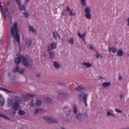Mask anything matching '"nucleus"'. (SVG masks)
Here are the masks:
<instances>
[{"label":"nucleus","mask_w":129,"mask_h":129,"mask_svg":"<svg viewBox=\"0 0 129 129\" xmlns=\"http://www.w3.org/2000/svg\"><path fill=\"white\" fill-rule=\"evenodd\" d=\"M68 108L67 106H66L64 107V109H66V108Z\"/></svg>","instance_id":"4d7b16f0"},{"label":"nucleus","mask_w":129,"mask_h":129,"mask_svg":"<svg viewBox=\"0 0 129 129\" xmlns=\"http://www.w3.org/2000/svg\"><path fill=\"white\" fill-rule=\"evenodd\" d=\"M29 1V0H27L26 1L27 2H28Z\"/></svg>","instance_id":"e2e57ef3"},{"label":"nucleus","mask_w":129,"mask_h":129,"mask_svg":"<svg viewBox=\"0 0 129 129\" xmlns=\"http://www.w3.org/2000/svg\"><path fill=\"white\" fill-rule=\"evenodd\" d=\"M127 21L128 22L127 25L129 27V17L127 19Z\"/></svg>","instance_id":"de8ad7c7"},{"label":"nucleus","mask_w":129,"mask_h":129,"mask_svg":"<svg viewBox=\"0 0 129 129\" xmlns=\"http://www.w3.org/2000/svg\"><path fill=\"white\" fill-rule=\"evenodd\" d=\"M9 4V2H8V3H7V5H8Z\"/></svg>","instance_id":"0e129e2a"},{"label":"nucleus","mask_w":129,"mask_h":129,"mask_svg":"<svg viewBox=\"0 0 129 129\" xmlns=\"http://www.w3.org/2000/svg\"><path fill=\"white\" fill-rule=\"evenodd\" d=\"M115 110L116 112H118L120 113H121L122 112V110H120L117 109H115Z\"/></svg>","instance_id":"ea45409f"},{"label":"nucleus","mask_w":129,"mask_h":129,"mask_svg":"<svg viewBox=\"0 0 129 129\" xmlns=\"http://www.w3.org/2000/svg\"><path fill=\"white\" fill-rule=\"evenodd\" d=\"M88 117V115L86 113L78 112L76 115V118L77 120L81 122H82L84 119H87Z\"/></svg>","instance_id":"7ed1b4c3"},{"label":"nucleus","mask_w":129,"mask_h":129,"mask_svg":"<svg viewBox=\"0 0 129 129\" xmlns=\"http://www.w3.org/2000/svg\"><path fill=\"white\" fill-rule=\"evenodd\" d=\"M37 77L40 76V75H39V74H37Z\"/></svg>","instance_id":"052dcab7"},{"label":"nucleus","mask_w":129,"mask_h":129,"mask_svg":"<svg viewBox=\"0 0 129 129\" xmlns=\"http://www.w3.org/2000/svg\"><path fill=\"white\" fill-rule=\"evenodd\" d=\"M21 62L26 67L30 66L33 67V62L30 56L28 55H23L22 56V60Z\"/></svg>","instance_id":"f03ea898"},{"label":"nucleus","mask_w":129,"mask_h":129,"mask_svg":"<svg viewBox=\"0 0 129 129\" xmlns=\"http://www.w3.org/2000/svg\"><path fill=\"white\" fill-rule=\"evenodd\" d=\"M53 35L55 39L56 40L57 39V37L58 35L57 33L56 32H54L53 33Z\"/></svg>","instance_id":"c85d7f7f"},{"label":"nucleus","mask_w":129,"mask_h":129,"mask_svg":"<svg viewBox=\"0 0 129 129\" xmlns=\"http://www.w3.org/2000/svg\"><path fill=\"white\" fill-rule=\"evenodd\" d=\"M124 52L120 49H118L117 55L119 56H123Z\"/></svg>","instance_id":"2eb2a0df"},{"label":"nucleus","mask_w":129,"mask_h":129,"mask_svg":"<svg viewBox=\"0 0 129 129\" xmlns=\"http://www.w3.org/2000/svg\"><path fill=\"white\" fill-rule=\"evenodd\" d=\"M127 54V55L128 56H129V54Z\"/></svg>","instance_id":"774afa93"},{"label":"nucleus","mask_w":129,"mask_h":129,"mask_svg":"<svg viewBox=\"0 0 129 129\" xmlns=\"http://www.w3.org/2000/svg\"><path fill=\"white\" fill-rule=\"evenodd\" d=\"M83 66H85L86 68H89L92 66V65L89 62H83L82 63Z\"/></svg>","instance_id":"ddd939ff"},{"label":"nucleus","mask_w":129,"mask_h":129,"mask_svg":"<svg viewBox=\"0 0 129 129\" xmlns=\"http://www.w3.org/2000/svg\"><path fill=\"white\" fill-rule=\"evenodd\" d=\"M107 116H112L113 117H115V115L109 111H108L107 112Z\"/></svg>","instance_id":"b1692460"},{"label":"nucleus","mask_w":129,"mask_h":129,"mask_svg":"<svg viewBox=\"0 0 129 129\" xmlns=\"http://www.w3.org/2000/svg\"><path fill=\"white\" fill-rule=\"evenodd\" d=\"M12 104L13 102L11 100H10L8 102V106H9L10 107L12 105Z\"/></svg>","instance_id":"72a5a7b5"},{"label":"nucleus","mask_w":129,"mask_h":129,"mask_svg":"<svg viewBox=\"0 0 129 129\" xmlns=\"http://www.w3.org/2000/svg\"><path fill=\"white\" fill-rule=\"evenodd\" d=\"M35 102H34L33 100H32L30 102V106L34 108H35Z\"/></svg>","instance_id":"cd10ccee"},{"label":"nucleus","mask_w":129,"mask_h":129,"mask_svg":"<svg viewBox=\"0 0 129 129\" xmlns=\"http://www.w3.org/2000/svg\"><path fill=\"white\" fill-rule=\"evenodd\" d=\"M71 112V110H69V111H68V113H66V115H69L70 114Z\"/></svg>","instance_id":"79ce46f5"},{"label":"nucleus","mask_w":129,"mask_h":129,"mask_svg":"<svg viewBox=\"0 0 129 129\" xmlns=\"http://www.w3.org/2000/svg\"><path fill=\"white\" fill-rule=\"evenodd\" d=\"M89 46L90 47V48H89L90 49L92 50H94L95 51H96V50L95 48L93 47L92 45H89Z\"/></svg>","instance_id":"c9c22d12"},{"label":"nucleus","mask_w":129,"mask_h":129,"mask_svg":"<svg viewBox=\"0 0 129 129\" xmlns=\"http://www.w3.org/2000/svg\"><path fill=\"white\" fill-rule=\"evenodd\" d=\"M0 88L1 89V90L3 91H6L9 93L11 92V91L7 90V89L5 88L2 87H1V88Z\"/></svg>","instance_id":"7c9ffc66"},{"label":"nucleus","mask_w":129,"mask_h":129,"mask_svg":"<svg viewBox=\"0 0 129 129\" xmlns=\"http://www.w3.org/2000/svg\"><path fill=\"white\" fill-rule=\"evenodd\" d=\"M16 1L18 6H20L21 4V0H16Z\"/></svg>","instance_id":"58836bf2"},{"label":"nucleus","mask_w":129,"mask_h":129,"mask_svg":"<svg viewBox=\"0 0 129 129\" xmlns=\"http://www.w3.org/2000/svg\"><path fill=\"white\" fill-rule=\"evenodd\" d=\"M0 116L2 117L5 118L6 119H9V118H8L1 114H0Z\"/></svg>","instance_id":"a19ab883"},{"label":"nucleus","mask_w":129,"mask_h":129,"mask_svg":"<svg viewBox=\"0 0 129 129\" xmlns=\"http://www.w3.org/2000/svg\"><path fill=\"white\" fill-rule=\"evenodd\" d=\"M111 83L110 82H104L102 83V85L104 87H107L110 85Z\"/></svg>","instance_id":"4be33fe9"},{"label":"nucleus","mask_w":129,"mask_h":129,"mask_svg":"<svg viewBox=\"0 0 129 129\" xmlns=\"http://www.w3.org/2000/svg\"><path fill=\"white\" fill-rule=\"evenodd\" d=\"M50 56L51 58L53 59L55 55L54 53L53 52H51L49 53Z\"/></svg>","instance_id":"bb28decb"},{"label":"nucleus","mask_w":129,"mask_h":129,"mask_svg":"<svg viewBox=\"0 0 129 129\" xmlns=\"http://www.w3.org/2000/svg\"><path fill=\"white\" fill-rule=\"evenodd\" d=\"M108 49L110 52H111V50H112V52L113 53L116 52L117 51V49L115 48H114L113 47H112L111 48L109 47Z\"/></svg>","instance_id":"dca6fc26"},{"label":"nucleus","mask_w":129,"mask_h":129,"mask_svg":"<svg viewBox=\"0 0 129 129\" xmlns=\"http://www.w3.org/2000/svg\"><path fill=\"white\" fill-rule=\"evenodd\" d=\"M87 100H85L84 101H83V102L85 103V106H87L88 105L87 104V103H86V102H87Z\"/></svg>","instance_id":"37998d69"},{"label":"nucleus","mask_w":129,"mask_h":129,"mask_svg":"<svg viewBox=\"0 0 129 129\" xmlns=\"http://www.w3.org/2000/svg\"><path fill=\"white\" fill-rule=\"evenodd\" d=\"M25 112L24 111H23L22 110H19L18 111L19 114L21 115H23L25 114Z\"/></svg>","instance_id":"a878e982"},{"label":"nucleus","mask_w":129,"mask_h":129,"mask_svg":"<svg viewBox=\"0 0 129 129\" xmlns=\"http://www.w3.org/2000/svg\"><path fill=\"white\" fill-rule=\"evenodd\" d=\"M74 39L72 38H70L69 43L71 44H74Z\"/></svg>","instance_id":"2f4dec72"},{"label":"nucleus","mask_w":129,"mask_h":129,"mask_svg":"<svg viewBox=\"0 0 129 129\" xmlns=\"http://www.w3.org/2000/svg\"><path fill=\"white\" fill-rule=\"evenodd\" d=\"M78 35L80 38H82V35H81L80 33H79L78 34Z\"/></svg>","instance_id":"09e8293b"},{"label":"nucleus","mask_w":129,"mask_h":129,"mask_svg":"<svg viewBox=\"0 0 129 129\" xmlns=\"http://www.w3.org/2000/svg\"><path fill=\"white\" fill-rule=\"evenodd\" d=\"M120 98L121 99L122 97V93H121L120 95Z\"/></svg>","instance_id":"8fccbe9b"},{"label":"nucleus","mask_w":129,"mask_h":129,"mask_svg":"<svg viewBox=\"0 0 129 129\" xmlns=\"http://www.w3.org/2000/svg\"><path fill=\"white\" fill-rule=\"evenodd\" d=\"M78 99L80 102L87 100V95L86 93L83 92H81L78 94Z\"/></svg>","instance_id":"39448f33"},{"label":"nucleus","mask_w":129,"mask_h":129,"mask_svg":"<svg viewBox=\"0 0 129 129\" xmlns=\"http://www.w3.org/2000/svg\"><path fill=\"white\" fill-rule=\"evenodd\" d=\"M126 129H129V127H127L126 128Z\"/></svg>","instance_id":"338daca9"},{"label":"nucleus","mask_w":129,"mask_h":129,"mask_svg":"<svg viewBox=\"0 0 129 129\" xmlns=\"http://www.w3.org/2000/svg\"><path fill=\"white\" fill-rule=\"evenodd\" d=\"M102 78H103L101 77H100V78H99L100 79H102Z\"/></svg>","instance_id":"680f3d73"},{"label":"nucleus","mask_w":129,"mask_h":129,"mask_svg":"<svg viewBox=\"0 0 129 129\" xmlns=\"http://www.w3.org/2000/svg\"><path fill=\"white\" fill-rule=\"evenodd\" d=\"M19 8L20 10L22 11L23 10V11H25L26 9L25 8V6H24V5H20V6H19Z\"/></svg>","instance_id":"5701e85b"},{"label":"nucleus","mask_w":129,"mask_h":129,"mask_svg":"<svg viewBox=\"0 0 129 129\" xmlns=\"http://www.w3.org/2000/svg\"><path fill=\"white\" fill-rule=\"evenodd\" d=\"M73 112L75 114H77L78 111V109L76 105H74L73 106Z\"/></svg>","instance_id":"aec40b11"},{"label":"nucleus","mask_w":129,"mask_h":129,"mask_svg":"<svg viewBox=\"0 0 129 129\" xmlns=\"http://www.w3.org/2000/svg\"><path fill=\"white\" fill-rule=\"evenodd\" d=\"M44 119L48 122L50 123H58V121L54 118L50 116H46L43 117Z\"/></svg>","instance_id":"20e7f679"},{"label":"nucleus","mask_w":129,"mask_h":129,"mask_svg":"<svg viewBox=\"0 0 129 129\" xmlns=\"http://www.w3.org/2000/svg\"><path fill=\"white\" fill-rule=\"evenodd\" d=\"M22 56L20 58L19 57L16 58L15 59V62L16 64H19L20 62L21 61Z\"/></svg>","instance_id":"f3484780"},{"label":"nucleus","mask_w":129,"mask_h":129,"mask_svg":"<svg viewBox=\"0 0 129 129\" xmlns=\"http://www.w3.org/2000/svg\"><path fill=\"white\" fill-rule=\"evenodd\" d=\"M118 79L119 80H121L122 79V77L121 76H120L118 77Z\"/></svg>","instance_id":"a18cd8bd"},{"label":"nucleus","mask_w":129,"mask_h":129,"mask_svg":"<svg viewBox=\"0 0 129 129\" xmlns=\"http://www.w3.org/2000/svg\"><path fill=\"white\" fill-rule=\"evenodd\" d=\"M85 35H86V34H85V33H84L82 35V37H85Z\"/></svg>","instance_id":"603ef678"},{"label":"nucleus","mask_w":129,"mask_h":129,"mask_svg":"<svg viewBox=\"0 0 129 129\" xmlns=\"http://www.w3.org/2000/svg\"><path fill=\"white\" fill-rule=\"evenodd\" d=\"M85 16L86 18L88 19H90L91 17V15L90 13V10L88 7H87L85 8Z\"/></svg>","instance_id":"0eeeda50"},{"label":"nucleus","mask_w":129,"mask_h":129,"mask_svg":"<svg viewBox=\"0 0 129 129\" xmlns=\"http://www.w3.org/2000/svg\"><path fill=\"white\" fill-rule=\"evenodd\" d=\"M8 75L9 76H10V73H9Z\"/></svg>","instance_id":"bf43d9fd"},{"label":"nucleus","mask_w":129,"mask_h":129,"mask_svg":"<svg viewBox=\"0 0 129 129\" xmlns=\"http://www.w3.org/2000/svg\"><path fill=\"white\" fill-rule=\"evenodd\" d=\"M43 55L44 56H46V54L45 52H43Z\"/></svg>","instance_id":"5fc2aeb1"},{"label":"nucleus","mask_w":129,"mask_h":129,"mask_svg":"<svg viewBox=\"0 0 129 129\" xmlns=\"http://www.w3.org/2000/svg\"><path fill=\"white\" fill-rule=\"evenodd\" d=\"M57 36H58V37L59 38V39H60V36L59 35H58Z\"/></svg>","instance_id":"13d9d810"},{"label":"nucleus","mask_w":129,"mask_h":129,"mask_svg":"<svg viewBox=\"0 0 129 129\" xmlns=\"http://www.w3.org/2000/svg\"><path fill=\"white\" fill-rule=\"evenodd\" d=\"M29 30L30 32H31L33 33H34L36 31L33 27L31 26H29Z\"/></svg>","instance_id":"412c9836"},{"label":"nucleus","mask_w":129,"mask_h":129,"mask_svg":"<svg viewBox=\"0 0 129 129\" xmlns=\"http://www.w3.org/2000/svg\"><path fill=\"white\" fill-rule=\"evenodd\" d=\"M3 44V39L2 38H0V45Z\"/></svg>","instance_id":"c03bdc74"},{"label":"nucleus","mask_w":129,"mask_h":129,"mask_svg":"<svg viewBox=\"0 0 129 129\" xmlns=\"http://www.w3.org/2000/svg\"><path fill=\"white\" fill-rule=\"evenodd\" d=\"M4 100L3 99L2 100V101L1 100L0 101V104L2 106H3L4 105Z\"/></svg>","instance_id":"e433bc0d"},{"label":"nucleus","mask_w":129,"mask_h":129,"mask_svg":"<svg viewBox=\"0 0 129 129\" xmlns=\"http://www.w3.org/2000/svg\"><path fill=\"white\" fill-rule=\"evenodd\" d=\"M35 108L39 106L41 104V100H36V101L35 102Z\"/></svg>","instance_id":"f8f14e48"},{"label":"nucleus","mask_w":129,"mask_h":129,"mask_svg":"<svg viewBox=\"0 0 129 129\" xmlns=\"http://www.w3.org/2000/svg\"><path fill=\"white\" fill-rule=\"evenodd\" d=\"M56 45L54 42L53 43L50 44V46L48 47L47 51L49 52L52 50L53 49H56Z\"/></svg>","instance_id":"1a4fd4ad"},{"label":"nucleus","mask_w":129,"mask_h":129,"mask_svg":"<svg viewBox=\"0 0 129 129\" xmlns=\"http://www.w3.org/2000/svg\"><path fill=\"white\" fill-rule=\"evenodd\" d=\"M96 57L97 58H98L100 56V54L99 53L98 51H96Z\"/></svg>","instance_id":"4c0bfd02"},{"label":"nucleus","mask_w":129,"mask_h":129,"mask_svg":"<svg viewBox=\"0 0 129 129\" xmlns=\"http://www.w3.org/2000/svg\"><path fill=\"white\" fill-rule=\"evenodd\" d=\"M1 6V3H0V7Z\"/></svg>","instance_id":"69168bd1"},{"label":"nucleus","mask_w":129,"mask_h":129,"mask_svg":"<svg viewBox=\"0 0 129 129\" xmlns=\"http://www.w3.org/2000/svg\"><path fill=\"white\" fill-rule=\"evenodd\" d=\"M1 12L2 13L3 15L4 16L5 19L6 20V15L10 16L9 13L8 11V10L7 8V7L5 9V11L4 12H3V11L1 10Z\"/></svg>","instance_id":"9b49d317"},{"label":"nucleus","mask_w":129,"mask_h":129,"mask_svg":"<svg viewBox=\"0 0 129 129\" xmlns=\"http://www.w3.org/2000/svg\"><path fill=\"white\" fill-rule=\"evenodd\" d=\"M23 13L24 14L25 17H27L29 16V14L26 11L24 12Z\"/></svg>","instance_id":"473e14b6"},{"label":"nucleus","mask_w":129,"mask_h":129,"mask_svg":"<svg viewBox=\"0 0 129 129\" xmlns=\"http://www.w3.org/2000/svg\"><path fill=\"white\" fill-rule=\"evenodd\" d=\"M82 39V40L83 41H84L85 40V37H83L82 38H81Z\"/></svg>","instance_id":"864d4df0"},{"label":"nucleus","mask_w":129,"mask_h":129,"mask_svg":"<svg viewBox=\"0 0 129 129\" xmlns=\"http://www.w3.org/2000/svg\"><path fill=\"white\" fill-rule=\"evenodd\" d=\"M53 62L55 68L58 69L60 68V65L57 62L55 61H53Z\"/></svg>","instance_id":"a211bd4d"},{"label":"nucleus","mask_w":129,"mask_h":129,"mask_svg":"<svg viewBox=\"0 0 129 129\" xmlns=\"http://www.w3.org/2000/svg\"><path fill=\"white\" fill-rule=\"evenodd\" d=\"M85 1L86 0H81V4L83 6H85L86 5Z\"/></svg>","instance_id":"c756f323"},{"label":"nucleus","mask_w":129,"mask_h":129,"mask_svg":"<svg viewBox=\"0 0 129 129\" xmlns=\"http://www.w3.org/2000/svg\"><path fill=\"white\" fill-rule=\"evenodd\" d=\"M66 11H68L69 12H70V9L69 8V7H67V10H66Z\"/></svg>","instance_id":"49530a36"},{"label":"nucleus","mask_w":129,"mask_h":129,"mask_svg":"<svg viewBox=\"0 0 129 129\" xmlns=\"http://www.w3.org/2000/svg\"><path fill=\"white\" fill-rule=\"evenodd\" d=\"M25 46L27 47H29L32 43L33 39L30 37H29L28 38H26L25 39Z\"/></svg>","instance_id":"6e6552de"},{"label":"nucleus","mask_w":129,"mask_h":129,"mask_svg":"<svg viewBox=\"0 0 129 129\" xmlns=\"http://www.w3.org/2000/svg\"><path fill=\"white\" fill-rule=\"evenodd\" d=\"M12 109L15 111H17L19 110L20 108V106L19 102L16 100L13 104Z\"/></svg>","instance_id":"423d86ee"},{"label":"nucleus","mask_w":129,"mask_h":129,"mask_svg":"<svg viewBox=\"0 0 129 129\" xmlns=\"http://www.w3.org/2000/svg\"><path fill=\"white\" fill-rule=\"evenodd\" d=\"M46 100L47 101V103H50L51 101V99L49 98H46Z\"/></svg>","instance_id":"f704fd0d"},{"label":"nucleus","mask_w":129,"mask_h":129,"mask_svg":"<svg viewBox=\"0 0 129 129\" xmlns=\"http://www.w3.org/2000/svg\"><path fill=\"white\" fill-rule=\"evenodd\" d=\"M34 95L30 94L27 93L26 95L24 96V98L28 99L31 98L33 97L34 96Z\"/></svg>","instance_id":"6ab92c4d"},{"label":"nucleus","mask_w":129,"mask_h":129,"mask_svg":"<svg viewBox=\"0 0 129 129\" xmlns=\"http://www.w3.org/2000/svg\"><path fill=\"white\" fill-rule=\"evenodd\" d=\"M70 13L69 14V15H71L72 16L73 15V13H72V12L70 11Z\"/></svg>","instance_id":"3c124183"},{"label":"nucleus","mask_w":129,"mask_h":129,"mask_svg":"<svg viewBox=\"0 0 129 129\" xmlns=\"http://www.w3.org/2000/svg\"><path fill=\"white\" fill-rule=\"evenodd\" d=\"M13 71L14 72H19L21 74H22L23 73V70L20 69L18 66H16V67L13 69Z\"/></svg>","instance_id":"9d476101"},{"label":"nucleus","mask_w":129,"mask_h":129,"mask_svg":"<svg viewBox=\"0 0 129 129\" xmlns=\"http://www.w3.org/2000/svg\"><path fill=\"white\" fill-rule=\"evenodd\" d=\"M18 24L16 22L13 23V27L10 28L11 35L13 38H15V40L18 43H20V36L18 33L19 30L17 29Z\"/></svg>","instance_id":"f257e3e1"},{"label":"nucleus","mask_w":129,"mask_h":129,"mask_svg":"<svg viewBox=\"0 0 129 129\" xmlns=\"http://www.w3.org/2000/svg\"><path fill=\"white\" fill-rule=\"evenodd\" d=\"M42 111V109H36L34 111L35 113V114H37L38 113H40Z\"/></svg>","instance_id":"393cba45"},{"label":"nucleus","mask_w":129,"mask_h":129,"mask_svg":"<svg viewBox=\"0 0 129 129\" xmlns=\"http://www.w3.org/2000/svg\"><path fill=\"white\" fill-rule=\"evenodd\" d=\"M84 89V87L82 85H80L74 88L75 89L76 91H81L83 90Z\"/></svg>","instance_id":"4468645a"},{"label":"nucleus","mask_w":129,"mask_h":129,"mask_svg":"<svg viewBox=\"0 0 129 129\" xmlns=\"http://www.w3.org/2000/svg\"><path fill=\"white\" fill-rule=\"evenodd\" d=\"M100 56L101 57H103V56L101 54H100Z\"/></svg>","instance_id":"6e6d98bb"}]
</instances>
